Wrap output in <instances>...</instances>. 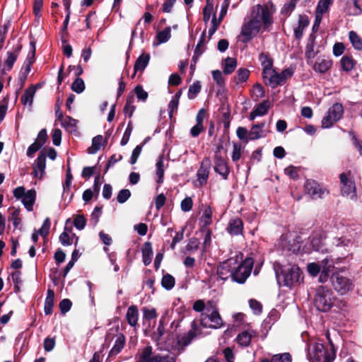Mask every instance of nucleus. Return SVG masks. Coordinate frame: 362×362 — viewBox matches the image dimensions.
I'll return each mask as SVG.
<instances>
[{
    "label": "nucleus",
    "instance_id": "40",
    "mask_svg": "<svg viewBox=\"0 0 362 362\" xmlns=\"http://www.w3.org/2000/svg\"><path fill=\"white\" fill-rule=\"evenodd\" d=\"M333 2L334 0H319L315 11L323 14L327 13Z\"/></svg>",
    "mask_w": 362,
    "mask_h": 362
},
{
    "label": "nucleus",
    "instance_id": "5",
    "mask_svg": "<svg viewBox=\"0 0 362 362\" xmlns=\"http://www.w3.org/2000/svg\"><path fill=\"white\" fill-rule=\"evenodd\" d=\"M308 358L310 362H332L334 354L325 349L322 343L315 342L308 348Z\"/></svg>",
    "mask_w": 362,
    "mask_h": 362
},
{
    "label": "nucleus",
    "instance_id": "39",
    "mask_svg": "<svg viewBox=\"0 0 362 362\" xmlns=\"http://www.w3.org/2000/svg\"><path fill=\"white\" fill-rule=\"evenodd\" d=\"M349 38L355 49L362 50V40L356 32L350 31L349 33Z\"/></svg>",
    "mask_w": 362,
    "mask_h": 362
},
{
    "label": "nucleus",
    "instance_id": "32",
    "mask_svg": "<svg viewBox=\"0 0 362 362\" xmlns=\"http://www.w3.org/2000/svg\"><path fill=\"white\" fill-rule=\"evenodd\" d=\"M54 293L52 290L49 289L47 291V297L45 301L44 310L46 315H50L52 312V308L54 305Z\"/></svg>",
    "mask_w": 362,
    "mask_h": 362
},
{
    "label": "nucleus",
    "instance_id": "1",
    "mask_svg": "<svg viewBox=\"0 0 362 362\" xmlns=\"http://www.w3.org/2000/svg\"><path fill=\"white\" fill-rule=\"evenodd\" d=\"M262 23L264 27L272 23V14L267 6L257 4L252 8L250 21L241 28V41L247 43L255 37L260 30Z\"/></svg>",
    "mask_w": 362,
    "mask_h": 362
},
{
    "label": "nucleus",
    "instance_id": "25",
    "mask_svg": "<svg viewBox=\"0 0 362 362\" xmlns=\"http://www.w3.org/2000/svg\"><path fill=\"white\" fill-rule=\"evenodd\" d=\"M309 25L308 18L305 15H299L298 26L294 28V35L296 39H300L303 35V30Z\"/></svg>",
    "mask_w": 362,
    "mask_h": 362
},
{
    "label": "nucleus",
    "instance_id": "8",
    "mask_svg": "<svg viewBox=\"0 0 362 362\" xmlns=\"http://www.w3.org/2000/svg\"><path fill=\"white\" fill-rule=\"evenodd\" d=\"M331 281L335 291L341 295L347 293L353 288L352 280L339 272L334 273L331 276Z\"/></svg>",
    "mask_w": 362,
    "mask_h": 362
},
{
    "label": "nucleus",
    "instance_id": "64",
    "mask_svg": "<svg viewBox=\"0 0 362 362\" xmlns=\"http://www.w3.org/2000/svg\"><path fill=\"white\" fill-rule=\"evenodd\" d=\"M192 205H193V202H192V198L186 197L181 202L180 207H181L182 211L187 212V211H189L192 209Z\"/></svg>",
    "mask_w": 362,
    "mask_h": 362
},
{
    "label": "nucleus",
    "instance_id": "28",
    "mask_svg": "<svg viewBox=\"0 0 362 362\" xmlns=\"http://www.w3.org/2000/svg\"><path fill=\"white\" fill-rule=\"evenodd\" d=\"M36 88L35 86H30L23 93L21 97V103L23 105L31 106L33 104Z\"/></svg>",
    "mask_w": 362,
    "mask_h": 362
},
{
    "label": "nucleus",
    "instance_id": "34",
    "mask_svg": "<svg viewBox=\"0 0 362 362\" xmlns=\"http://www.w3.org/2000/svg\"><path fill=\"white\" fill-rule=\"evenodd\" d=\"M344 112L343 107L341 104H334L328 110V114L330 115L334 120L338 121L342 116Z\"/></svg>",
    "mask_w": 362,
    "mask_h": 362
},
{
    "label": "nucleus",
    "instance_id": "45",
    "mask_svg": "<svg viewBox=\"0 0 362 362\" xmlns=\"http://www.w3.org/2000/svg\"><path fill=\"white\" fill-rule=\"evenodd\" d=\"M103 139V138L101 135L95 136L92 140V146L88 148V153L91 154L95 153L100 148Z\"/></svg>",
    "mask_w": 362,
    "mask_h": 362
},
{
    "label": "nucleus",
    "instance_id": "17",
    "mask_svg": "<svg viewBox=\"0 0 362 362\" xmlns=\"http://www.w3.org/2000/svg\"><path fill=\"white\" fill-rule=\"evenodd\" d=\"M57 118L61 123V125L69 132H75L77 127V120L69 117H64L62 112H56Z\"/></svg>",
    "mask_w": 362,
    "mask_h": 362
},
{
    "label": "nucleus",
    "instance_id": "31",
    "mask_svg": "<svg viewBox=\"0 0 362 362\" xmlns=\"http://www.w3.org/2000/svg\"><path fill=\"white\" fill-rule=\"evenodd\" d=\"M124 337L122 333H118L115 335V344L110 350L111 355H116L123 349L124 344Z\"/></svg>",
    "mask_w": 362,
    "mask_h": 362
},
{
    "label": "nucleus",
    "instance_id": "61",
    "mask_svg": "<svg viewBox=\"0 0 362 362\" xmlns=\"http://www.w3.org/2000/svg\"><path fill=\"white\" fill-rule=\"evenodd\" d=\"M249 305H250V308L253 311L254 314L259 315L262 313V304L259 301H257L255 299H250L249 300Z\"/></svg>",
    "mask_w": 362,
    "mask_h": 362
},
{
    "label": "nucleus",
    "instance_id": "56",
    "mask_svg": "<svg viewBox=\"0 0 362 362\" xmlns=\"http://www.w3.org/2000/svg\"><path fill=\"white\" fill-rule=\"evenodd\" d=\"M132 130H133V126H132V122H129L128 123L127 129L123 134V136H122L121 142H120L122 146H125L128 143L130 136H131V134L132 132Z\"/></svg>",
    "mask_w": 362,
    "mask_h": 362
},
{
    "label": "nucleus",
    "instance_id": "9",
    "mask_svg": "<svg viewBox=\"0 0 362 362\" xmlns=\"http://www.w3.org/2000/svg\"><path fill=\"white\" fill-rule=\"evenodd\" d=\"M13 196L19 199H21L25 209L30 211L36 198V192L34 189H30L25 192L24 187H18L13 190Z\"/></svg>",
    "mask_w": 362,
    "mask_h": 362
},
{
    "label": "nucleus",
    "instance_id": "27",
    "mask_svg": "<svg viewBox=\"0 0 362 362\" xmlns=\"http://www.w3.org/2000/svg\"><path fill=\"white\" fill-rule=\"evenodd\" d=\"M126 319L130 326H136L139 319V310L136 305H131L128 308Z\"/></svg>",
    "mask_w": 362,
    "mask_h": 362
},
{
    "label": "nucleus",
    "instance_id": "49",
    "mask_svg": "<svg viewBox=\"0 0 362 362\" xmlns=\"http://www.w3.org/2000/svg\"><path fill=\"white\" fill-rule=\"evenodd\" d=\"M349 13L353 16L362 14V0H354L353 5L349 7Z\"/></svg>",
    "mask_w": 362,
    "mask_h": 362
},
{
    "label": "nucleus",
    "instance_id": "35",
    "mask_svg": "<svg viewBox=\"0 0 362 362\" xmlns=\"http://www.w3.org/2000/svg\"><path fill=\"white\" fill-rule=\"evenodd\" d=\"M216 14L213 3L210 0H206L205 7L203 10V20L204 23H208L211 16H214Z\"/></svg>",
    "mask_w": 362,
    "mask_h": 362
},
{
    "label": "nucleus",
    "instance_id": "16",
    "mask_svg": "<svg viewBox=\"0 0 362 362\" xmlns=\"http://www.w3.org/2000/svg\"><path fill=\"white\" fill-rule=\"evenodd\" d=\"M269 131L265 129V122L252 126L248 133V139L257 140L267 136Z\"/></svg>",
    "mask_w": 362,
    "mask_h": 362
},
{
    "label": "nucleus",
    "instance_id": "30",
    "mask_svg": "<svg viewBox=\"0 0 362 362\" xmlns=\"http://www.w3.org/2000/svg\"><path fill=\"white\" fill-rule=\"evenodd\" d=\"M228 230L231 235H238L243 230V221L240 218H235L230 221Z\"/></svg>",
    "mask_w": 362,
    "mask_h": 362
},
{
    "label": "nucleus",
    "instance_id": "53",
    "mask_svg": "<svg viewBox=\"0 0 362 362\" xmlns=\"http://www.w3.org/2000/svg\"><path fill=\"white\" fill-rule=\"evenodd\" d=\"M71 89L76 93H81L85 89V83L82 78H77L71 84Z\"/></svg>",
    "mask_w": 362,
    "mask_h": 362
},
{
    "label": "nucleus",
    "instance_id": "24",
    "mask_svg": "<svg viewBox=\"0 0 362 362\" xmlns=\"http://www.w3.org/2000/svg\"><path fill=\"white\" fill-rule=\"evenodd\" d=\"M259 60L262 68V75L274 69L273 59L268 53H260L259 55Z\"/></svg>",
    "mask_w": 362,
    "mask_h": 362
},
{
    "label": "nucleus",
    "instance_id": "50",
    "mask_svg": "<svg viewBox=\"0 0 362 362\" xmlns=\"http://www.w3.org/2000/svg\"><path fill=\"white\" fill-rule=\"evenodd\" d=\"M201 87L202 86L199 81H197L194 82L189 88L188 98L189 99H194L200 92Z\"/></svg>",
    "mask_w": 362,
    "mask_h": 362
},
{
    "label": "nucleus",
    "instance_id": "55",
    "mask_svg": "<svg viewBox=\"0 0 362 362\" xmlns=\"http://www.w3.org/2000/svg\"><path fill=\"white\" fill-rule=\"evenodd\" d=\"M131 197V192L127 189L120 190L117 196V200L119 204L126 202Z\"/></svg>",
    "mask_w": 362,
    "mask_h": 362
},
{
    "label": "nucleus",
    "instance_id": "63",
    "mask_svg": "<svg viewBox=\"0 0 362 362\" xmlns=\"http://www.w3.org/2000/svg\"><path fill=\"white\" fill-rule=\"evenodd\" d=\"M86 220L83 215H77L74 221V226L78 229L82 230L85 228Z\"/></svg>",
    "mask_w": 362,
    "mask_h": 362
},
{
    "label": "nucleus",
    "instance_id": "48",
    "mask_svg": "<svg viewBox=\"0 0 362 362\" xmlns=\"http://www.w3.org/2000/svg\"><path fill=\"white\" fill-rule=\"evenodd\" d=\"M321 267V271L323 272H330L334 268V262L331 258H325L320 262L318 263Z\"/></svg>",
    "mask_w": 362,
    "mask_h": 362
},
{
    "label": "nucleus",
    "instance_id": "38",
    "mask_svg": "<svg viewBox=\"0 0 362 362\" xmlns=\"http://www.w3.org/2000/svg\"><path fill=\"white\" fill-rule=\"evenodd\" d=\"M341 69L348 72L351 71L355 66V61L351 57L349 56H344L340 61Z\"/></svg>",
    "mask_w": 362,
    "mask_h": 362
},
{
    "label": "nucleus",
    "instance_id": "7",
    "mask_svg": "<svg viewBox=\"0 0 362 362\" xmlns=\"http://www.w3.org/2000/svg\"><path fill=\"white\" fill-rule=\"evenodd\" d=\"M136 362H175V360L167 352L153 355L152 347L146 346L141 351Z\"/></svg>",
    "mask_w": 362,
    "mask_h": 362
},
{
    "label": "nucleus",
    "instance_id": "10",
    "mask_svg": "<svg viewBox=\"0 0 362 362\" xmlns=\"http://www.w3.org/2000/svg\"><path fill=\"white\" fill-rule=\"evenodd\" d=\"M341 193L342 196L351 199L356 197V186L350 175L341 173L340 175Z\"/></svg>",
    "mask_w": 362,
    "mask_h": 362
},
{
    "label": "nucleus",
    "instance_id": "46",
    "mask_svg": "<svg viewBox=\"0 0 362 362\" xmlns=\"http://www.w3.org/2000/svg\"><path fill=\"white\" fill-rule=\"evenodd\" d=\"M251 95L255 100H258L259 99L263 98L264 96V90L263 86L259 83L255 84L253 86Z\"/></svg>",
    "mask_w": 362,
    "mask_h": 362
},
{
    "label": "nucleus",
    "instance_id": "36",
    "mask_svg": "<svg viewBox=\"0 0 362 362\" xmlns=\"http://www.w3.org/2000/svg\"><path fill=\"white\" fill-rule=\"evenodd\" d=\"M315 36L311 34L309 36L308 44L305 48V56L308 59H313L315 57L316 53L314 51Z\"/></svg>",
    "mask_w": 362,
    "mask_h": 362
},
{
    "label": "nucleus",
    "instance_id": "47",
    "mask_svg": "<svg viewBox=\"0 0 362 362\" xmlns=\"http://www.w3.org/2000/svg\"><path fill=\"white\" fill-rule=\"evenodd\" d=\"M171 36V29L170 27H166L162 31L158 33L156 37L159 43L166 42Z\"/></svg>",
    "mask_w": 362,
    "mask_h": 362
},
{
    "label": "nucleus",
    "instance_id": "15",
    "mask_svg": "<svg viewBox=\"0 0 362 362\" xmlns=\"http://www.w3.org/2000/svg\"><path fill=\"white\" fill-rule=\"evenodd\" d=\"M214 170L218 173L224 180L228 178L229 168L227 161L221 156L216 155L214 158Z\"/></svg>",
    "mask_w": 362,
    "mask_h": 362
},
{
    "label": "nucleus",
    "instance_id": "51",
    "mask_svg": "<svg viewBox=\"0 0 362 362\" xmlns=\"http://www.w3.org/2000/svg\"><path fill=\"white\" fill-rule=\"evenodd\" d=\"M211 216H212V210L210 207L208 206L203 211V214L200 218L201 223H202L204 226H206L211 224Z\"/></svg>",
    "mask_w": 362,
    "mask_h": 362
},
{
    "label": "nucleus",
    "instance_id": "57",
    "mask_svg": "<svg viewBox=\"0 0 362 362\" xmlns=\"http://www.w3.org/2000/svg\"><path fill=\"white\" fill-rule=\"evenodd\" d=\"M204 33H203L202 34V36L199 42V43L197 44L195 49H194V56L192 57V60L196 62L198 59V57L202 54V53L203 52V50L204 49L202 48L203 47V44H204Z\"/></svg>",
    "mask_w": 362,
    "mask_h": 362
},
{
    "label": "nucleus",
    "instance_id": "58",
    "mask_svg": "<svg viewBox=\"0 0 362 362\" xmlns=\"http://www.w3.org/2000/svg\"><path fill=\"white\" fill-rule=\"evenodd\" d=\"M321 267L318 263H309L307 266L308 272L313 276H317L320 272Z\"/></svg>",
    "mask_w": 362,
    "mask_h": 362
},
{
    "label": "nucleus",
    "instance_id": "52",
    "mask_svg": "<svg viewBox=\"0 0 362 362\" xmlns=\"http://www.w3.org/2000/svg\"><path fill=\"white\" fill-rule=\"evenodd\" d=\"M221 21L222 20H221L219 18H217L216 14H214L211 21V26L208 31L209 37H211L217 30Z\"/></svg>",
    "mask_w": 362,
    "mask_h": 362
},
{
    "label": "nucleus",
    "instance_id": "42",
    "mask_svg": "<svg viewBox=\"0 0 362 362\" xmlns=\"http://www.w3.org/2000/svg\"><path fill=\"white\" fill-rule=\"evenodd\" d=\"M298 1V0H288L281 8V14L288 16L296 8Z\"/></svg>",
    "mask_w": 362,
    "mask_h": 362
},
{
    "label": "nucleus",
    "instance_id": "26",
    "mask_svg": "<svg viewBox=\"0 0 362 362\" xmlns=\"http://www.w3.org/2000/svg\"><path fill=\"white\" fill-rule=\"evenodd\" d=\"M150 60V55L148 54H143L139 56L135 62L134 66V74L132 77H134L137 71H144L145 68L148 64Z\"/></svg>",
    "mask_w": 362,
    "mask_h": 362
},
{
    "label": "nucleus",
    "instance_id": "44",
    "mask_svg": "<svg viewBox=\"0 0 362 362\" xmlns=\"http://www.w3.org/2000/svg\"><path fill=\"white\" fill-rule=\"evenodd\" d=\"M175 284V278L170 274H165L163 276L161 284L167 290L172 289Z\"/></svg>",
    "mask_w": 362,
    "mask_h": 362
},
{
    "label": "nucleus",
    "instance_id": "29",
    "mask_svg": "<svg viewBox=\"0 0 362 362\" xmlns=\"http://www.w3.org/2000/svg\"><path fill=\"white\" fill-rule=\"evenodd\" d=\"M142 259L145 265H149L152 261L153 249L151 244L147 242L144 244L142 248Z\"/></svg>",
    "mask_w": 362,
    "mask_h": 362
},
{
    "label": "nucleus",
    "instance_id": "20",
    "mask_svg": "<svg viewBox=\"0 0 362 362\" xmlns=\"http://www.w3.org/2000/svg\"><path fill=\"white\" fill-rule=\"evenodd\" d=\"M46 167V156L41 152L38 156L36 163L33 167V175L35 177L41 179L45 173V169Z\"/></svg>",
    "mask_w": 362,
    "mask_h": 362
},
{
    "label": "nucleus",
    "instance_id": "3",
    "mask_svg": "<svg viewBox=\"0 0 362 362\" xmlns=\"http://www.w3.org/2000/svg\"><path fill=\"white\" fill-rule=\"evenodd\" d=\"M234 262L232 264L233 281L238 284H244L251 274L254 264V260L251 257L243 259V255L240 252L231 257Z\"/></svg>",
    "mask_w": 362,
    "mask_h": 362
},
{
    "label": "nucleus",
    "instance_id": "12",
    "mask_svg": "<svg viewBox=\"0 0 362 362\" xmlns=\"http://www.w3.org/2000/svg\"><path fill=\"white\" fill-rule=\"evenodd\" d=\"M21 48L22 46L20 44H17L12 50L7 52V57L4 62L3 67H0V73L1 75H4L7 71H9L12 69L18 57Z\"/></svg>",
    "mask_w": 362,
    "mask_h": 362
},
{
    "label": "nucleus",
    "instance_id": "14",
    "mask_svg": "<svg viewBox=\"0 0 362 362\" xmlns=\"http://www.w3.org/2000/svg\"><path fill=\"white\" fill-rule=\"evenodd\" d=\"M233 262L230 257L220 264L217 268V275L220 279L226 281L230 277L233 279L232 264H234Z\"/></svg>",
    "mask_w": 362,
    "mask_h": 362
},
{
    "label": "nucleus",
    "instance_id": "43",
    "mask_svg": "<svg viewBox=\"0 0 362 362\" xmlns=\"http://www.w3.org/2000/svg\"><path fill=\"white\" fill-rule=\"evenodd\" d=\"M30 51L28 54L26 62L27 67L26 71L29 72L30 71V66L35 61V43L33 41L30 42Z\"/></svg>",
    "mask_w": 362,
    "mask_h": 362
},
{
    "label": "nucleus",
    "instance_id": "19",
    "mask_svg": "<svg viewBox=\"0 0 362 362\" xmlns=\"http://www.w3.org/2000/svg\"><path fill=\"white\" fill-rule=\"evenodd\" d=\"M257 334V332L255 330L249 327L237 336L236 341L240 346L246 347L250 344L252 338Z\"/></svg>",
    "mask_w": 362,
    "mask_h": 362
},
{
    "label": "nucleus",
    "instance_id": "62",
    "mask_svg": "<svg viewBox=\"0 0 362 362\" xmlns=\"http://www.w3.org/2000/svg\"><path fill=\"white\" fill-rule=\"evenodd\" d=\"M73 238L74 235L70 236L66 231H64L59 236V241L63 245H70L72 244Z\"/></svg>",
    "mask_w": 362,
    "mask_h": 362
},
{
    "label": "nucleus",
    "instance_id": "11",
    "mask_svg": "<svg viewBox=\"0 0 362 362\" xmlns=\"http://www.w3.org/2000/svg\"><path fill=\"white\" fill-rule=\"evenodd\" d=\"M280 245L283 250H287L292 253H296L300 248V243L296 240V236L291 233H286L281 237L279 241Z\"/></svg>",
    "mask_w": 362,
    "mask_h": 362
},
{
    "label": "nucleus",
    "instance_id": "33",
    "mask_svg": "<svg viewBox=\"0 0 362 362\" xmlns=\"http://www.w3.org/2000/svg\"><path fill=\"white\" fill-rule=\"evenodd\" d=\"M156 174L158 177L157 182L160 184L163 182V175H164V158L163 156H159L158 158L156 164Z\"/></svg>",
    "mask_w": 362,
    "mask_h": 362
},
{
    "label": "nucleus",
    "instance_id": "59",
    "mask_svg": "<svg viewBox=\"0 0 362 362\" xmlns=\"http://www.w3.org/2000/svg\"><path fill=\"white\" fill-rule=\"evenodd\" d=\"M51 223L49 218H45L42 227L37 230V233L42 237H45L48 235Z\"/></svg>",
    "mask_w": 362,
    "mask_h": 362
},
{
    "label": "nucleus",
    "instance_id": "22",
    "mask_svg": "<svg viewBox=\"0 0 362 362\" xmlns=\"http://www.w3.org/2000/svg\"><path fill=\"white\" fill-rule=\"evenodd\" d=\"M332 64L330 59L320 57L316 59L313 68L316 72L323 74L331 68Z\"/></svg>",
    "mask_w": 362,
    "mask_h": 362
},
{
    "label": "nucleus",
    "instance_id": "18",
    "mask_svg": "<svg viewBox=\"0 0 362 362\" xmlns=\"http://www.w3.org/2000/svg\"><path fill=\"white\" fill-rule=\"evenodd\" d=\"M210 163L208 159L204 160L197 171V177L199 186L206 185L209 177Z\"/></svg>",
    "mask_w": 362,
    "mask_h": 362
},
{
    "label": "nucleus",
    "instance_id": "13",
    "mask_svg": "<svg viewBox=\"0 0 362 362\" xmlns=\"http://www.w3.org/2000/svg\"><path fill=\"white\" fill-rule=\"evenodd\" d=\"M306 192L313 198H322L328 192L320 187V185L313 180H307L304 185Z\"/></svg>",
    "mask_w": 362,
    "mask_h": 362
},
{
    "label": "nucleus",
    "instance_id": "41",
    "mask_svg": "<svg viewBox=\"0 0 362 362\" xmlns=\"http://www.w3.org/2000/svg\"><path fill=\"white\" fill-rule=\"evenodd\" d=\"M198 334H199V333L198 332L197 329L194 327L179 340V343L182 344L184 346H187L190 344L192 340Z\"/></svg>",
    "mask_w": 362,
    "mask_h": 362
},
{
    "label": "nucleus",
    "instance_id": "4",
    "mask_svg": "<svg viewBox=\"0 0 362 362\" xmlns=\"http://www.w3.org/2000/svg\"><path fill=\"white\" fill-rule=\"evenodd\" d=\"M201 325L204 327L218 329L223 325V320L216 305L212 302L206 304L205 311L201 315Z\"/></svg>",
    "mask_w": 362,
    "mask_h": 362
},
{
    "label": "nucleus",
    "instance_id": "23",
    "mask_svg": "<svg viewBox=\"0 0 362 362\" xmlns=\"http://www.w3.org/2000/svg\"><path fill=\"white\" fill-rule=\"evenodd\" d=\"M262 78L265 84L270 86L273 88L280 86L279 73L274 69L263 74Z\"/></svg>",
    "mask_w": 362,
    "mask_h": 362
},
{
    "label": "nucleus",
    "instance_id": "6",
    "mask_svg": "<svg viewBox=\"0 0 362 362\" xmlns=\"http://www.w3.org/2000/svg\"><path fill=\"white\" fill-rule=\"evenodd\" d=\"M334 297L332 291L325 286H319L315 292L314 305L322 312L328 311L334 303Z\"/></svg>",
    "mask_w": 362,
    "mask_h": 362
},
{
    "label": "nucleus",
    "instance_id": "37",
    "mask_svg": "<svg viewBox=\"0 0 362 362\" xmlns=\"http://www.w3.org/2000/svg\"><path fill=\"white\" fill-rule=\"evenodd\" d=\"M237 66L236 59L232 57H227L223 65V72L226 74H230Z\"/></svg>",
    "mask_w": 362,
    "mask_h": 362
},
{
    "label": "nucleus",
    "instance_id": "60",
    "mask_svg": "<svg viewBox=\"0 0 362 362\" xmlns=\"http://www.w3.org/2000/svg\"><path fill=\"white\" fill-rule=\"evenodd\" d=\"M270 362H291V357L289 354L274 355Z\"/></svg>",
    "mask_w": 362,
    "mask_h": 362
},
{
    "label": "nucleus",
    "instance_id": "21",
    "mask_svg": "<svg viewBox=\"0 0 362 362\" xmlns=\"http://www.w3.org/2000/svg\"><path fill=\"white\" fill-rule=\"evenodd\" d=\"M271 106V103L269 100H264L262 103H259L257 107L250 112V119L251 121L254 120L257 117H262L265 115L269 107Z\"/></svg>",
    "mask_w": 362,
    "mask_h": 362
},
{
    "label": "nucleus",
    "instance_id": "54",
    "mask_svg": "<svg viewBox=\"0 0 362 362\" xmlns=\"http://www.w3.org/2000/svg\"><path fill=\"white\" fill-rule=\"evenodd\" d=\"M250 71L246 69H239L237 71L235 80L237 83L245 82L247 80Z\"/></svg>",
    "mask_w": 362,
    "mask_h": 362
},
{
    "label": "nucleus",
    "instance_id": "2",
    "mask_svg": "<svg viewBox=\"0 0 362 362\" xmlns=\"http://www.w3.org/2000/svg\"><path fill=\"white\" fill-rule=\"evenodd\" d=\"M274 269L277 281L281 286L291 288L303 280L300 269L296 264H278Z\"/></svg>",
    "mask_w": 362,
    "mask_h": 362
}]
</instances>
